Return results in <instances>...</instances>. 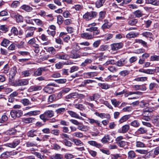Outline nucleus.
<instances>
[{
    "label": "nucleus",
    "instance_id": "1",
    "mask_svg": "<svg viewBox=\"0 0 159 159\" xmlns=\"http://www.w3.org/2000/svg\"><path fill=\"white\" fill-rule=\"evenodd\" d=\"M54 115V112L52 110H48L45 111L43 114L40 115V118L44 122L48 120V118L53 117Z\"/></svg>",
    "mask_w": 159,
    "mask_h": 159
},
{
    "label": "nucleus",
    "instance_id": "2",
    "mask_svg": "<svg viewBox=\"0 0 159 159\" xmlns=\"http://www.w3.org/2000/svg\"><path fill=\"white\" fill-rule=\"evenodd\" d=\"M36 30V28L33 27L27 26L25 28V37L26 38H30L33 36L34 32Z\"/></svg>",
    "mask_w": 159,
    "mask_h": 159
},
{
    "label": "nucleus",
    "instance_id": "3",
    "mask_svg": "<svg viewBox=\"0 0 159 159\" xmlns=\"http://www.w3.org/2000/svg\"><path fill=\"white\" fill-rule=\"evenodd\" d=\"M97 15V13L94 11L87 12L83 16V18L86 21L92 20L93 18L95 17Z\"/></svg>",
    "mask_w": 159,
    "mask_h": 159
},
{
    "label": "nucleus",
    "instance_id": "4",
    "mask_svg": "<svg viewBox=\"0 0 159 159\" xmlns=\"http://www.w3.org/2000/svg\"><path fill=\"white\" fill-rule=\"evenodd\" d=\"M128 61L126 58H122L118 60L116 62L115 65L119 67H121L125 66H131L130 64L128 63Z\"/></svg>",
    "mask_w": 159,
    "mask_h": 159
},
{
    "label": "nucleus",
    "instance_id": "5",
    "mask_svg": "<svg viewBox=\"0 0 159 159\" xmlns=\"http://www.w3.org/2000/svg\"><path fill=\"white\" fill-rule=\"evenodd\" d=\"M48 70V69L46 67H39L34 71L33 75L35 76H40L42 75V72Z\"/></svg>",
    "mask_w": 159,
    "mask_h": 159
},
{
    "label": "nucleus",
    "instance_id": "6",
    "mask_svg": "<svg viewBox=\"0 0 159 159\" xmlns=\"http://www.w3.org/2000/svg\"><path fill=\"white\" fill-rule=\"evenodd\" d=\"M51 86H55V84L54 83L48 84L43 89L44 91L46 93H52L54 91V88Z\"/></svg>",
    "mask_w": 159,
    "mask_h": 159
},
{
    "label": "nucleus",
    "instance_id": "7",
    "mask_svg": "<svg viewBox=\"0 0 159 159\" xmlns=\"http://www.w3.org/2000/svg\"><path fill=\"white\" fill-rule=\"evenodd\" d=\"M123 46L122 43H114L111 45V50L113 51H116L121 48Z\"/></svg>",
    "mask_w": 159,
    "mask_h": 159
},
{
    "label": "nucleus",
    "instance_id": "8",
    "mask_svg": "<svg viewBox=\"0 0 159 159\" xmlns=\"http://www.w3.org/2000/svg\"><path fill=\"white\" fill-rule=\"evenodd\" d=\"M20 143L19 139H16L12 143H7L5 145L7 147L11 148H15Z\"/></svg>",
    "mask_w": 159,
    "mask_h": 159
},
{
    "label": "nucleus",
    "instance_id": "9",
    "mask_svg": "<svg viewBox=\"0 0 159 159\" xmlns=\"http://www.w3.org/2000/svg\"><path fill=\"white\" fill-rule=\"evenodd\" d=\"M29 80L27 79H21L16 82V86H25L29 84Z\"/></svg>",
    "mask_w": 159,
    "mask_h": 159
},
{
    "label": "nucleus",
    "instance_id": "10",
    "mask_svg": "<svg viewBox=\"0 0 159 159\" xmlns=\"http://www.w3.org/2000/svg\"><path fill=\"white\" fill-rule=\"evenodd\" d=\"M98 74L96 72H87L84 73L83 76L85 78H92L97 76Z\"/></svg>",
    "mask_w": 159,
    "mask_h": 159
},
{
    "label": "nucleus",
    "instance_id": "11",
    "mask_svg": "<svg viewBox=\"0 0 159 159\" xmlns=\"http://www.w3.org/2000/svg\"><path fill=\"white\" fill-rule=\"evenodd\" d=\"M95 114L96 116L99 117L102 119L106 118L108 120L110 119L111 118V116L109 114L99 113L97 112H96Z\"/></svg>",
    "mask_w": 159,
    "mask_h": 159
},
{
    "label": "nucleus",
    "instance_id": "12",
    "mask_svg": "<svg viewBox=\"0 0 159 159\" xmlns=\"http://www.w3.org/2000/svg\"><path fill=\"white\" fill-rule=\"evenodd\" d=\"M12 16L15 18L17 22H23V18L22 16L20 15L13 13L11 14Z\"/></svg>",
    "mask_w": 159,
    "mask_h": 159
},
{
    "label": "nucleus",
    "instance_id": "13",
    "mask_svg": "<svg viewBox=\"0 0 159 159\" xmlns=\"http://www.w3.org/2000/svg\"><path fill=\"white\" fill-rule=\"evenodd\" d=\"M42 87L40 85L33 86L30 87L28 89V91L31 92L34 91L40 90L41 89Z\"/></svg>",
    "mask_w": 159,
    "mask_h": 159
},
{
    "label": "nucleus",
    "instance_id": "14",
    "mask_svg": "<svg viewBox=\"0 0 159 159\" xmlns=\"http://www.w3.org/2000/svg\"><path fill=\"white\" fill-rule=\"evenodd\" d=\"M96 25V23H93L89 24L87 26L88 28L86 29V31L92 32L93 30H95L96 29H98L97 27H95Z\"/></svg>",
    "mask_w": 159,
    "mask_h": 159
},
{
    "label": "nucleus",
    "instance_id": "15",
    "mask_svg": "<svg viewBox=\"0 0 159 159\" xmlns=\"http://www.w3.org/2000/svg\"><path fill=\"white\" fill-rule=\"evenodd\" d=\"M81 37L83 39H91L94 38L92 34H89L87 33H84L81 34Z\"/></svg>",
    "mask_w": 159,
    "mask_h": 159
},
{
    "label": "nucleus",
    "instance_id": "16",
    "mask_svg": "<svg viewBox=\"0 0 159 159\" xmlns=\"http://www.w3.org/2000/svg\"><path fill=\"white\" fill-rule=\"evenodd\" d=\"M139 34L134 32H130L128 33L126 35V38L128 39L132 38H135L138 36Z\"/></svg>",
    "mask_w": 159,
    "mask_h": 159
},
{
    "label": "nucleus",
    "instance_id": "17",
    "mask_svg": "<svg viewBox=\"0 0 159 159\" xmlns=\"http://www.w3.org/2000/svg\"><path fill=\"white\" fill-rule=\"evenodd\" d=\"M129 129V126L128 125H125L123 126L121 129H120L118 132L120 133H125Z\"/></svg>",
    "mask_w": 159,
    "mask_h": 159
},
{
    "label": "nucleus",
    "instance_id": "18",
    "mask_svg": "<svg viewBox=\"0 0 159 159\" xmlns=\"http://www.w3.org/2000/svg\"><path fill=\"white\" fill-rule=\"evenodd\" d=\"M68 113L72 117L81 120L83 119L78 114L73 111H68Z\"/></svg>",
    "mask_w": 159,
    "mask_h": 159
},
{
    "label": "nucleus",
    "instance_id": "19",
    "mask_svg": "<svg viewBox=\"0 0 159 159\" xmlns=\"http://www.w3.org/2000/svg\"><path fill=\"white\" fill-rule=\"evenodd\" d=\"M68 98H75L76 97H79L81 98H84L85 97L84 95L83 94H78L76 93H71L68 96Z\"/></svg>",
    "mask_w": 159,
    "mask_h": 159
},
{
    "label": "nucleus",
    "instance_id": "20",
    "mask_svg": "<svg viewBox=\"0 0 159 159\" xmlns=\"http://www.w3.org/2000/svg\"><path fill=\"white\" fill-rule=\"evenodd\" d=\"M38 134V131L37 130L32 129L28 132L27 136L30 137H33L36 136Z\"/></svg>",
    "mask_w": 159,
    "mask_h": 159
},
{
    "label": "nucleus",
    "instance_id": "21",
    "mask_svg": "<svg viewBox=\"0 0 159 159\" xmlns=\"http://www.w3.org/2000/svg\"><path fill=\"white\" fill-rule=\"evenodd\" d=\"M87 121L91 124H93L95 123L98 126L101 127L102 124H100L99 121L98 120H96L92 118H88Z\"/></svg>",
    "mask_w": 159,
    "mask_h": 159
},
{
    "label": "nucleus",
    "instance_id": "22",
    "mask_svg": "<svg viewBox=\"0 0 159 159\" xmlns=\"http://www.w3.org/2000/svg\"><path fill=\"white\" fill-rule=\"evenodd\" d=\"M77 129L82 131H86L89 130V127L80 124L78 126Z\"/></svg>",
    "mask_w": 159,
    "mask_h": 159
},
{
    "label": "nucleus",
    "instance_id": "23",
    "mask_svg": "<svg viewBox=\"0 0 159 159\" xmlns=\"http://www.w3.org/2000/svg\"><path fill=\"white\" fill-rule=\"evenodd\" d=\"M88 143L91 146L95 147L98 148H100L102 147V145L99 143H98L96 141H89Z\"/></svg>",
    "mask_w": 159,
    "mask_h": 159
},
{
    "label": "nucleus",
    "instance_id": "24",
    "mask_svg": "<svg viewBox=\"0 0 159 159\" xmlns=\"http://www.w3.org/2000/svg\"><path fill=\"white\" fill-rule=\"evenodd\" d=\"M32 70L31 69L26 70L21 72V75L24 77H27L30 76L32 74Z\"/></svg>",
    "mask_w": 159,
    "mask_h": 159
},
{
    "label": "nucleus",
    "instance_id": "25",
    "mask_svg": "<svg viewBox=\"0 0 159 159\" xmlns=\"http://www.w3.org/2000/svg\"><path fill=\"white\" fill-rule=\"evenodd\" d=\"M35 119L33 117H29L27 118H24L22 121L23 122L26 123H30L34 122L35 121Z\"/></svg>",
    "mask_w": 159,
    "mask_h": 159
},
{
    "label": "nucleus",
    "instance_id": "26",
    "mask_svg": "<svg viewBox=\"0 0 159 159\" xmlns=\"http://www.w3.org/2000/svg\"><path fill=\"white\" fill-rule=\"evenodd\" d=\"M147 132V130L144 128L141 127L139 128L136 131V133L137 134H143Z\"/></svg>",
    "mask_w": 159,
    "mask_h": 159
},
{
    "label": "nucleus",
    "instance_id": "27",
    "mask_svg": "<svg viewBox=\"0 0 159 159\" xmlns=\"http://www.w3.org/2000/svg\"><path fill=\"white\" fill-rule=\"evenodd\" d=\"M133 14L137 18L141 17L144 15L143 11L139 10H138L134 11L133 12Z\"/></svg>",
    "mask_w": 159,
    "mask_h": 159
},
{
    "label": "nucleus",
    "instance_id": "28",
    "mask_svg": "<svg viewBox=\"0 0 159 159\" xmlns=\"http://www.w3.org/2000/svg\"><path fill=\"white\" fill-rule=\"evenodd\" d=\"M20 8L28 12H30L33 10V8L32 7L26 5H24L22 6Z\"/></svg>",
    "mask_w": 159,
    "mask_h": 159
},
{
    "label": "nucleus",
    "instance_id": "29",
    "mask_svg": "<svg viewBox=\"0 0 159 159\" xmlns=\"http://www.w3.org/2000/svg\"><path fill=\"white\" fill-rule=\"evenodd\" d=\"M40 113V111L35 110L28 112L26 113V114L30 116H36L39 115Z\"/></svg>",
    "mask_w": 159,
    "mask_h": 159
},
{
    "label": "nucleus",
    "instance_id": "30",
    "mask_svg": "<svg viewBox=\"0 0 159 159\" xmlns=\"http://www.w3.org/2000/svg\"><path fill=\"white\" fill-rule=\"evenodd\" d=\"M142 92L139 91L129 92L125 94V97H127L129 95L134 94H136L138 95H142Z\"/></svg>",
    "mask_w": 159,
    "mask_h": 159
},
{
    "label": "nucleus",
    "instance_id": "31",
    "mask_svg": "<svg viewBox=\"0 0 159 159\" xmlns=\"http://www.w3.org/2000/svg\"><path fill=\"white\" fill-rule=\"evenodd\" d=\"M151 120H152V123L155 124L156 125L158 123V120L159 119V116H152L151 117Z\"/></svg>",
    "mask_w": 159,
    "mask_h": 159
},
{
    "label": "nucleus",
    "instance_id": "32",
    "mask_svg": "<svg viewBox=\"0 0 159 159\" xmlns=\"http://www.w3.org/2000/svg\"><path fill=\"white\" fill-rule=\"evenodd\" d=\"M130 117L129 115H126L122 116L119 120V122L120 123H122L126 121Z\"/></svg>",
    "mask_w": 159,
    "mask_h": 159
},
{
    "label": "nucleus",
    "instance_id": "33",
    "mask_svg": "<svg viewBox=\"0 0 159 159\" xmlns=\"http://www.w3.org/2000/svg\"><path fill=\"white\" fill-rule=\"evenodd\" d=\"M19 132L16 129H13L7 131L6 134L9 135H17V133Z\"/></svg>",
    "mask_w": 159,
    "mask_h": 159
},
{
    "label": "nucleus",
    "instance_id": "34",
    "mask_svg": "<svg viewBox=\"0 0 159 159\" xmlns=\"http://www.w3.org/2000/svg\"><path fill=\"white\" fill-rule=\"evenodd\" d=\"M130 125L134 127L137 128L140 126V124L138 120H135L131 122Z\"/></svg>",
    "mask_w": 159,
    "mask_h": 159
},
{
    "label": "nucleus",
    "instance_id": "35",
    "mask_svg": "<svg viewBox=\"0 0 159 159\" xmlns=\"http://www.w3.org/2000/svg\"><path fill=\"white\" fill-rule=\"evenodd\" d=\"M20 102L25 106H27L31 104V102L30 101L26 98L21 100Z\"/></svg>",
    "mask_w": 159,
    "mask_h": 159
},
{
    "label": "nucleus",
    "instance_id": "36",
    "mask_svg": "<svg viewBox=\"0 0 159 159\" xmlns=\"http://www.w3.org/2000/svg\"><path fill=\"white\" fill-rule=\"evenodd\" d=\"M92 62V60L91 59H86L81 64L80 66L82 67H84L87 65L91 63Z\"/></svg>",
    "mask_w": 159,
    "mask_h": 159
},
{
    "label": "nucleus",
    "instance_id": "37",
    "mask_svg": "<svg viewBox=\"0 0 159 159\" xmlns=\"http://www.w3.org/2000/svg\"><path fill=\"white\" fill-rule=\"evenodd\" d=\"M128 158L129 159L134 158L136 157L135 152L133 151H130L128 153Z\"/></svg>",
    "mask_w": 159,
    "mask_h": 159
},
{
    "label": "nucleus",
    "instance_id": "38",
    "mask_svg": "<svg viewBox=\"0 0 159 159\" xmlns=\"http://www.w3.org/2000/svg\"><path fill=\"white\" fill-rule=\"evenodd\" d=\"M112 25V24L111 23L107 21L105 22L102 25V28L103 29L106 28L108 29L110 28Z\"/></svg>",
    "mask_w": 159,
    "mask_h": 159
},
{
    "label": "nucleus",
    "instance_id": "39",
    "mask_svg": "<svg viewBox=\"0 0 159 159\" xmlns=\"http://www.w3.org/2000/svg\"><path fill=\"white\" fill-rule=\"evenodd\" d=\"M105 0H98L96 2V6L98 8H100L103 5Z\"/></svg>",
    "mask_w": 159,
    "mask_h": 159
},
{
    "label": "nucleus",
    "instance_id": "40",
    "mask_svg": "<svg viewBox=\"0 0 159 159\" xmlns=\"http://www.w3.org/2000/svg\"><path fill=\"white\" fill-rule=\"evenodd\" d=\"M148 78L147 77H138L135 78L134 80L138 82H144L147 81Z\"/></svg>",
    "mask_w": 159,
    "mask_h": 159
},
{
    "label": "nucleus",
    "instance_id": "41",
    "mask_svg": "<svg viewBox=\"0 0 159 159\" xmlns=\"http://www.w3.org/2000/svg\"><path fill=\"white\" fill-rule=\"evenodd\" d=\"M138 22V20L133 19L129 20L128 21V23L129 25L131 26L135 25Z\"/></svg>",
    "mask_w": 159,
    "mask_h": 159
},
{
    "label": "nucleus",
    "instance_id": "42",
    "mask_svg": "<svg viewBox=\"0 0 159 159\" xmlns=\"http://www.w3.org/2000/svg\"><path fill=\"white\" fill-rule=\"evenodd\" d=\"M72 135L74 137L80 138H82L83 137V134L79 132H74L72 134Z\"/></svg>",
    "mask_w": 159,
    "mask_h": 159
},
{
    "label": "nucleus",
    "instance_id": "43",
    "mask_svg": "<svg viewBox=\"0 0 159 159\" xmlns=\"http://www.w3.org/2000/svg\"><path fill=\"white\" fill-rule=\"evenodd\" d=\"M73 142L77 146H82L84 145L83 143L80 140L75 139H73Z\"/></svg>",
    "mask_w": 159,
    "mask_h": 159
},
{
    "label": "nucleus",
    "instance_id": "44",
    "mask_svg": "<svg viewBox=\"0 0 159 159\" xmlns=\"http://www.w3.org/2000/svg\"><path fill=\"white\" fill-rule=\"evenodd\" d=\"M9 152H5L2 153L0 156V158L5 159L10 156Z\"/></svg>",
    "mask_w": 159,
    "mask_h": 159
},
{
    "label": "nucleus",
    "instance_id": "45",
    "mask_svg": "<svg viewBox=\"0 0 159 159\" xmlns=\"http://www.w3.org/2000/svg\"><path fill=\"white\" fill-rule=\"evenodd\" d=\"M111 101L112 105H113L115 107H117L120 103V101H117L115 99H111Z\"/></svg>",
    "mask_w": 159,
    "mask_h": 159
},
{
    "label": "nucleus",
    "instance_id": "46",
    "mask_svg": "<svg viewBox=\"0 0 159 159\" xmlns=\"http://www.w3.org/2000/svg\"><path fill=\"white\" fill-rule=\"evenodd\" d=\"M83 8V6L80 4L75 5L72 7V9H75V10L77 11L81 10Z\"/></svg>",
    "mask_w": 159,
    "mask_h": 159
},
{
    "label": "nucleus",
    "instance_id": "47",
    "mask_svg": "<svg viewBox=\"0 0 159 159\" xmlns=\"http://www.w3.org/2000/svg\"><path fill=\"white\" fill-rule=\"evenodd\" d=\"M116 64V61L113 59H109L104 64V66H107L110 64L114 65Z\"/></svg>",
    "mask_w": 159,
    "mask_h": 159
},
{
    "label": "nucleus",
    "instance_id": "48",
    "mask_svg": "<svg viewBox=\"0 0 159 159\" xmlns=\"http://www.w3.org/2000/svg\"><path fill=\"white\" fill-rule=\"evenodd\" d=\"M66 111V108H60L55 111V112L58 115L63 114Z\"/></svg>",
    "mask_w": 159,
    "mask_h": 159
},
{
    "label": "nucleus",
    "instance_id": "49",
    "mask_svg": "<svg viewBox=\"0 0 159 159\" xmlns=\"http://www.w3.org/2000/svg\"><path fill=\"white\" fill-rule=\"evenodd\" d=\"M110 140L109 136L108 135H105L101 139V141L103 143H106Z\"/></svg>",
    "mask_w": 159,
    "mask_h": 159
},
{
    "label": "nucleus",
    "instance_id": "50",
    "mask_svg": "<svg viewBox=\"0 0 159 159\" xmlns=\"http://www.w3.org/2000/svg\"><path fill=\"white\" fill-rule=\"evenodd\" d=\"M158 85L157 84L152 82L150 83L149 84V88L150 90H152L155 88H157Z\"/></svg>",
    "mask_w": 159,
    "mask_h": 159
},
{
    "label": "nucleus",
    "instance_id": "51",
    "mask_svg": "<svg viewBox=\"0 0 159 159\" xmlns=\"http://www.w3.org/2000/svg\"><path fill=\"white\" fill-rule=\"evenodd\" d=\"M142 35L146 38H152V34L149 32H145L142 33Z\"/></svg>",
    "mask_w": 159,
    "mask_h": 159
},
{
    "label": "nucleus",
    "instance_id": "52",
    "mask_svg": "<svg viewBox=\"0 0 159 159\" xmlns=\"http://www.w3.org/2000/svg\"><path fill=\"white\" fill-rule=\"evenodd\" d=\"M10 41L6 39H4L2 42L1 44L2 46L6 47L9 44Z\"/></svg>",
    "mask_w": 159,
    "mask_h": 159
},
{
    "label": "nucleus",
    "instance_id": "53",
    "mask_svg": "<svg viewBox=\"0 0 159 159\" xmlns=\"http://www.w3.org/2000/svg\"><path fill=\"white\" fill-rule=\"evenodd\" d=\"M95 82L94 80H85L84 82L82 83V85L83 86L86 85L87 84H91L93 82Z\"/></svg>",
    "mask_w": 159,
    "mask_h": 159
},
{
    "label": "nucleus",
    "instance_id": "54",
    "mask_svg": "<svg viewBox=\"0 0 159 159\" xmlns=\"http://www.w3.org/2000/svg\"><path fill=\"white\" fill-rule=\"evenodd\" d=\"M47 51L51 54H55L56 52V49L53 47L48 48Z\"/></svg>",
    "mask_w": 159,
    "mask_h": 159
},
{
    "label": "nucleus",
    "instance_id": "55",
    "mask_svg": "<svg viewBox=\"0 0 159 159\" xmlns=\"http://www.w3.org/2000/svg\"><path fill=\"white\" fill-rule=\"evenodd\" d=\"M38 158L41 159H45V157L44 155H42L40 153L35 152L33 153Z\"/></svg>",
    "mask_w": 159,
    "mask_h": 159
},
{
    "label": "nucleus",
    "instance_id": "56",
    "mask_svg": "<svg viewBox=\"0 0 159 159\" xmlns=\"http://www.w3.org/2000/svg\"><path fill=\"white\" fill-rule=\"evenodd\" d=\"M55 95L54 94L51 95L49 96L48 99V102L49 103H51L55 101Z\"/></svg>",
    "mask_w": 159,
    "mask_h": 159
},
{
    "label": "nucleus",
    "instance_id": "57",
    "mask_svg": "<svg viewBox=\"0 0 159 159\" xmlns=\"http://www.w3.org/2000/svg\"><path fill=\"white\" fill-rule=\"evenodd\" d=\"M135 42L137 43H141L144 46H146L147 43L142 39H136L135 40Z\"/></svg>",
    "mask_w": 159,
    "mask_h": 159
},
{
    "label": "nucleus",
    "instance_id": "58",
    "mask_svg": "<svg viewBox=\"0 0 159 159\" xmlns=\"http://www.w3.org/2000/svg\"><path fill=\"white\" fill-rule=\"evenodd\" d=\"M129 71L127 70H122L119 73V74L122 76H125L128 75L129 73Z\"/></svg>",
    "mask_w": 159,
    "mask_h": 159
},
{
    "label": "nucleus",
    "instance_id": "59",
    "mask_svg": "<svg viewBox=\"0 0 159 159\" xmlns=\"http://www.w3.org/2000/svg\"><path fill=\"white\" fill-rule=\"evenodd\" d=\"M108 70L112 72H115L117 70V68L114 66H110L108 68Z\"/></svg>",
    "mask_w": 159,
    "mask_h": 159
},
{
    "label": "nucleus",
    "instance_id": "60",
    "mask_svg": "<svg viewBox=\"0 0 159 159\" xmlns=\"http://www.w3.org/2000/svg\"><path fill=\"white\" fill-rule=\"evenodd\" d=\"M11 33L14 34V35H17L18 34V31L17 29L15 27H13L11 30Z\"/></svg>",
    "mask_w": 159,
    "mask_h": 159
},
{
    "label": "nucleus",
    "instance_id": "61",
    "mask_svg": "<svg viewBox=\"0 0 159 159\" xmlns=\"http://www.w3.org/2000/svg\"><path fill=\"white\" fill-rule=\"evenodd\" d=\"M17 111L15 110H12L10 112V114L11 117L14 118H15L16 117H17Z\"/></svg>",
    "mask_w": 159,
    "mask_h": 159
},
{
    "label": "nucleus",
    "instance_id": "62",
    "mask_svg": "<svg viewBox=\"0 0 159 159\" xmlns=\"http://www.w3.org/2000/svg\"><path fill=\"white\" fill-rule=\"evenodd\" d=\"M0 29L5 32H7L8 30L7 26L4 25H1L0 26Z\"/></svg>",
    "mask_w": 159,
    "mask_h": 159
},
{
    "label": "nucleus",
    "instance_id": "63",
    "mask_svg": "<svg viewBox=\"0 0 159 159\" xmlns=\"http://www.w3.org/2000/svg\"><path fill=\"white\" fill-rule=\"evenodd\" d=\"M150 60L152 61H159V55H153L151 56L150 57Z\"/></svg>",
    "mask_w": 159,
    "mask_h": 159
},
{
    "label": "nucleus",
    "instance_id": "64",
    "mask_svg": "<svg viewBox=\"0 0 159 159\" xmlns=\"http://www.w3.org/2000/svg\"><path fill=\"white\" fill-rule=\"evenodd\" d=\"M60 155L58 154L50 157V159H61Z\"/></svg>",
    "mask_w": 159,
    "mask_h": 159
}]
</instances>
